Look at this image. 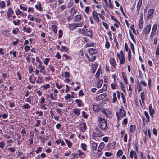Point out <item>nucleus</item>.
<instances>
[{"label":"nucleus","instance_id":"40","mask_svg":"<svg viewBox=\"0 0 159 159\" xmlns=\"http://www.w3.org/2000/svg\"><path fill=\"white\" fill-rule=\"evenodd\" d=\"M13 22L15 25H18L20 23V20H18L17 22H16L15 20H14Z\"/></svg>","mask_w":159,"mask_h":159},{"label":"nucleus","instance_id":"31","mask_svg":"<svg viewBox=\"0 0 159 159\" xmlns=\"http://www.w3.org/2000/svg\"><path fill=\"white\" fill-rule=\"evenodd\" d=\"M81 148L84 151H86L87 150V145H86L84 143H82L81 145Z\"/></svg>","mask_w":159,"mask_h":159},{"label":"nucleus","instance_id":"57","mask_svg":"<svg viewBox=\"0 0 159 159\" xmlns=\"http://www.w3.org/2000/svg\"><path fill=\"white\" fill-rule=\"evenodd\" d=\"M30 47L29 46H25V47L24 49L25 52H28L30 49Z\"/></svg>","mask_w":159,"mask_h":159},{"label":"nucleus","instance_id":"48","mask_svg":"<svg viewBox=\"0 0 159 159\" xmlns=\"http://www.w3.org/2000/svg\"><path fill=\"white\" fill-rule=\"evenodd\" d=\"M56 86L58 89H60L62 87V85L61 84L59 85V84L58 83H56Z\"/></svg>","mask_w":159,"mask_h":159},{"label":"nucleus","instance_id":"58","mask_svg":"<svg viewBox=\"0 0 159 159\" xmlns=\"http://www.w3.org/2000/svg\"><path fill=\"white\" fill-rule=\"evenodd\" d=\"M110 45L109 43L108 42H107V41H106V43H105V48L107 49H108L110 47Z\"/></svg>","mask_w":159,"mask_h":159},{"label":"nucleus","instance_id":"23","mask_svg":"<svg viewBox=\"0 0 159 159\" xmlns=\"http://www.w3.org/2000/svg\"><path fill=\"white\" fill-rule=\"evenodd\" d=\"M23 30L25 32H26L28 33H30L31 32V29L30 28H27L25 26H24L23 27Z\"/></svg>","mask_w":159,"mask_h":159},{"label":"nucleus","instance_id":"46","mask_svg":"<svg viewBox=\"0 0 159 159\" xmlns=\"http://www.w3.org/2000/svg\"><path fill=\"white\" fill-rule=\"evenodd\" d=\"M131 51L129 50L128 52V61H130V59H131Z\"/></svg>","mask_w":159,"mask_h":159},{"label":"nucleus","instance_id":"15","mask_svg":"<svg viewBox=\"0 0 159 159\" xmlns=\"http://www.w3.org/2000/svg\"><path fill=\"white\" fill-rule=\"evenodd\" d=\"M40 72L41 73H42L43 75H45L46 74V72L45 70V66H40Z\"/></svg>","mask_w":159,"mask_h":159},{"label":"nucleus","instance_id":"2","mask_svg":"<svg viewBox=\"0 0 159 159\" xmlns=\"http://www.w3.org/2000/svg\"><path fill=\"white\" fill-rule=\"evenodd\" d=\"M116 114L118 120H119V119L120 117L124 116L126 115V111L124 109V107L122 106L121 107L119 112H116Z\"/></svg>","mask_w":159,"mask_h":159},{"label":"nucleus","instance_id":"14","mask_svg":"<svg viewBox=\"0 0 159 159\" xmlns=\"http://www.w3.org/2000/svg\"><path fill=\"white\" fill-rule=\"evenodd\" d=\"M110 62L114 68H115L116 63L114 59L111 58L110 59Z\"/></svg>","mask_w":159,"mask_h":159},{"label":"nucleus","instance_id":"55","mask_svg":"<svg viewBox=\"0 0 159 159\" xmlns=\"http://www.w3.org/2000/svg\"><path fill=\"white\" fill-rule=\"evenodd\" d=\"M144 95L145 94L144 92H142L141 93L140 95L142 100H143V99H144Z\"/></svg>","mask_w":159,"mask_h":159},{"label":"nucleus","instance_id":"26","mask_svg":"<svg viewBox=\"0 0 159 159\" xmlns=\"http://www.w3.org/2000/svg\"><path fill=\"white\" fill-rule=\"evenodd\" d=\"M136 126L134 125H131L130 126V130L131 132L133 133L135 130Z\"/></svg>","mask_w":159,"mask_h":159},{"label":"nucleus","instance_id":"22","mask_svg":"<svg viewBox=\"0 0 159 159\" xmlns=\"http://www.w3.org/2000/svg\"><path fill=\"white\" fill-rule=\"evenodd\" d=\"M96 129V132L98 133L99 136V137L104 136V134L102 131H101V130L100 129H98L97 128Z\"/></svg>","mask_w":159,"mask_h":159},{"label":"nucleus","instance_id":"45","mask_svg":"<svg viewBox=\"0 0 159 159\" xmlns=\"http://www.w3.org/2000/svg\"><path fill=\"white\" fill-rule=\"evenodd\" d=\"M123 154V152L120 149L117 152V155L118 156H120L121 155Z\"/></svg>","mask_w":159,"mask_h":159},{"label":"nucleus","instance_id":"21","mask_svg":"<svg viewBox=\"0 0 159 159\" xmlns=\"http://www.w3.org/2000/svg\"><path fill=\"white\" fill-rule=\"evenodd\" d=\"M149 113H155V111L154 108H152V104H150L149 106Z\"/></svg>","mask_w":159,"mask_h":159},{"label":"nucleus","instance_id":"63","mask_svg":"<svg viewBox=\"0 0 159 159\" xmlns=\"http://www.w3.org/2000/svg\"><path fill=\"white\" fill-rule=\"evenodd\" d=\"M110 17L111 19L115 21V22L118 21V20L116 18L113 16L111 15L110 16Z\"/></svg>","mask_w":159,"mask_h":159},{"label":"nucleus","instance_id":"49","mask_svg":"<svg viewBox=\"0 0 159 159\" xmlns=\"http://www.w3.org/2000/svg\"><path fill=\"white\" fill-rule=\"evenodd\" d=\"M130 28H131V29H132V30L133 32L136 35V30H135V29L134 28V26L133 25H131L130 26Z\"/></svg>","mask_w":159,"mask_h":159},{"label":"nucleus","instance_id":"24","mask_svg":"<svg viewBox=\"0 0 159 159\" xmlns=\"http://www.w3.org/2000/svg\"><path fill=\"white\" fill-rule=\"evenodd\" d=\"M93 110L95 111H98L99 110V106L98 105H94L93 107Z\"/></svg>","mask_w":159,"mask_h":159},{"label":"nucleus","instance_id":"32","mask_svg":"<svg viewBox=\"0 0 159 159\" xmlns=\"http://www.w3.org/2000/svg\"><path fill=\"white\" fill-rule=\"evenodd\" d=\"M51 27L53 32L55 33H57V27L54 25H52Z\"/></svg>","mask_w":159,"mask_h":159},{"label":"nucleus","instance_id":"27","mask_svg":"<svg viewBox=\"0 0 159 159\" xmlns=\"http://www.w3.org/2000/svg\"><path fill=\"white\" fill-rule=\"evenodd\" d=\"M157 24H156L154 25L153 26L152 29V32H156L157 29Z\"/></svg>","mask_w":159,"mask_h":159},{"label":"nucleus","instance_id":"17","mask_svg":"<svg viewBox=\"0 0 159 159\" xmlns=\"http://www.w3.org/2000/svg\"><path fill=\"white\" fill-rule=\"evenodd\" d=\"M106 94L104 93L100 95L98 97V99L99 100H102L104 99L106 96Z\"/></svg>","mask_w":159,"mask_h":159},{"label":"nucleus","instance_id":"52","mask_svg":"<svg viewBox=\"0 0 159 159\" xmlns=\"http://www.w3.org/2000/svg\"><path fill=\"white\" fill-rule=\"evenodd\" d=\"M120 25V24L119 21L116 22L114 24V25L117 28H118Z\"/></svg>","mask_w":159,"mask_h":159},{"label":"nucleus","instance_id":"50","mask_svg":"<svg viewBox=\"0 0 159 159\" xmlns=\"http://www.w3.org/2000/svg\"><path fill=\"white\" fill-rule=\"evenodd\" d=\"M5 144L2 141L0 142V148L2 149H3L4 148Z\"/></svg>","mask_w":159,"mask_h":159},{"label":"nucleus","instance_id":"13","mask_svg":"<svg viewBox=\"0 0 159 159\" xmlns=\"http://www.w3.org/2000/svg\"><path fill=\"white\" fill-rule=\"evenodd\" d=\"M105 145L103 142H102L100 143L99 145L98 146V152H100L104 148Z\"/></svg>","mask_w":159,"mask_h":159},{"label":"nucleus","instance_id":"36","mask_svg":"<svg viewBox=\"0 0 159 159\" xmlns=\"http://www.w3.org/2000/svg\"><path fill=\"white\" fill-rule=\"evenodd\" d=\"M85 34L86 36L91 37L92 36V33L91 31H88L87 32H86Z\"/></svg>","mask_w":159,"mask_h":159},{"label":"nucleus","instance_id":"6","mask_svg":"<svg viewBox=\"0 0 159 159\" xmlns=\"http://www.w3.org/2000/svg\"><path fill=\"white\" fill-rule=\"evenodd\" d=\"M117 55L118 59L120 60V63L123 64L125 62V59L123 55H120L118 53H117Z\"/></svg>","mask_w":159,"mask_h":159},{"label":"nucleus","instance_id":"30","mask_svg":"<svg viewBox=\"0 0 159 159\" xmlns=\"http://www.w3.org/2000/svg\"><path fill=\"white\" fill-rule=\"evenodd\" d=\"M75 101L77 103V105L78 106L80 107L82 105L81 103L82 102L81 100L80 99H76L75 100Z\"/></svg>","mask_w":159,"mask_h":159},{"label":"nucleus","instance_id":"7","mask_svg":"<svg viewBox=\"0 0 159 159\" xmlns=\"http://www.w3.org/2000/svg\"><path fill=\"white\" fill-rule=\"evenodd\" d=\"M80 130L83 132H84L86 129V124L84 122L81 123L80 124Z\"/></svg>","mask_w":159,"mask_h":159},{"label":"nucleus","instance_id":"16","mask_svg":"<svg viewBox=\"0 0 159 159\" xmlns=\"http://www.w3.org/2000/svg\"><path fill=\"white\" fill-rule=\"evenodd\" d=\"M143 19L141 18L139 23V28L141 29L143 28Z\"/></svg>","mask_w":159,"mask_h":159},{"label":"nucleus","instance_id":"39","mask_svg":"<svg viewBox=\"0 0 159 159\" xmlns=\"http://www.w3.org/2000/svg\"><path fill=\"white\" fill-rule=\"evenodd\" d=\"M87 58H88L89 59V60L91 61V62H93L96 59V56H93V57H92L90 59L89 58V57L88 56V57H87Z\"/></svg>","mask_w":159,"mask_h":159},{"label":"nucleus","instance_id":"41","mask_svg":"<svg viewBox=\"0 0 159 159\" xmlns=\"http://www.w3.org/2000/svg\"><path fill=\"white\" fill-rule=\"evenodd\" d=\"M121 94L122 99V102L125 103L126 102V100L125 98V96L123 93H121Z\"/></svg>","mask_w":159,"mask_h":159},{"label":"nucleus","instance_id":"42","mask_svg":"<svg viewBox=\"0 0 159 159\" xmlns=\"http://www.w3.org/2000/svg\"><path fill=\"white\" fill-rule=\"evenodd\" d=\"M35 7L38 10L39 9L40 10H42L41 6L40 3H39L38 5H36Z\"/></svg>","mask_w":159,"mask_h":159},{"label":"nucleus","instance_id":"8","mask_svg":"<svg viewBox=\"0 0 159 159\" xmlns=\"http://www.w3.org/2000/svg\"><path fill=\"white\" fill-rule=\"evenodd\" d=\"M92 16L94 19L97 22H98L99 21V19L98 16V13L97 12L94 11L92 12Z\"/></svg>","mask_w":159,"mask_h":159},{"label":"nucleus","instance_id":"34","mask_svg":"<svg viewBox=\"0 0 159 159\" xmlns=\"http://www.w3.org/2000/svg\"><path fill=\"white\" fill-rule=\"evenodd\" d=\"M5 6V3L4 1H2L0 3V7L2 8H4Z\"/></svg>","mask_w":159,"mask_h":159},{"label":"nucleus","instance_id":"51","mask_svg":"<svg viewBox=\"0 0 159 159\" xmlns=\"http://www.w3.org/2000/svg\"><path fill=\"white\" fill-rule=\"evenodd\" d=\"M16 13L17 15H21L23 14L22 11L19 9H18L17 11H16Z\"/></svg>","mask_w":159,"mask_h":159},{"label":"nucleus","instance_id":"44","mask_svg":"<svg viewBox=\"0 0 159 159\" xmlns=\"http://www.w3.org/2000/svg\"><path fill=\"white\" fill-rule=\"evenodd\" d=\"M72 96L70 94H67L66 96L64 97L65 98L66 100H68L70 98H71Z\"/></svg>","mask_w":159,"mask_h":159},{"label":"nucleus","instance_id":"60","mask_svg":"<svg viewBox=\"0 0 159 159\" xmlns=\"http://www.w3.org/2000/svg\"><path fill=\"white\" fill-rule=\"evenodd\" d=\"M25 101L26 102H27L30 103H31V97H28L26 99Z\"/></svg>","mask_w":159,"mask_h":159},{"label":"nucleus","instance_id":"62","mask_svg":"<svg viewBox=\"0 0 159 159\" xmlns=\"http://www.w3.org/2000/svg\"><path fill=\"white\" fill-rule=\"evenodd\" d=\"M42 148L41 147H39L38 148V149L36 150L35 151L36 153L37 154H38L39 153L40 151H41Z\"/></svg>","mask_w":159,"mask_h":159},{"label":"nucleus","instance_id":"11","mask_svg":"<svg viewBox=\"0 0 159 159\" xmlns=\"http://www.w3.org/2000/svg\"><path fill=\"white\" fill-rule=\"evenodd\" d=\"M68 27L69 29L71 30H73L77 28V24L75 23L69 24Z\"/></svg>","mask_w":159,"mask_h":159},{"label":"nucleus","instance_id":"25","mask_svg":"<svg viewBox=\"0 0 159 159\" xmlns=\"http://www.w3.org/2000/svg\"><path fill=\"white\" fill-rule=\"evenodd\" d=\"M113 98L112 99V102L113 103H115L117 100L116 97V93L114 92L113 94Z\"/></svg>","mask_w":159,"mask_h":159},{"label":"nucleus","instance_id":"59","mask_svg":"<svg viewBox=\"0 0 159 159\" xmlns=\"http://www.w3.org/2000/svg\"><path fill=\"white\" fill-rule=\"evenodd\" d=\"M117 85L115 83H112L111 84V87L113 89H115L117 87Z\"/></svg>","mask_w":159,"mask_h":159},{"label":"nucleus","instance_id":"38","mask_svg":"<svg viewBox=\"0 0 159 159\" xmlns=\"http://www.w3.org/2000/svg\"><path fill=\"white\" fill-rule=\"evenodd\" d=\"M77 25V27H82L84 25V22L81 21L79 22L78 23H76Z\"/></svg>","mask_w":159,"mask_h":159},{"label":"nucleus","instance_id":"19","mask_svg":"<svg viewBox=\"0 0 159 159\" xmlns=\"http://www.w3.org/2000/svg\"><path fill=\"white\" fill-rule=\"evenodd\" d=\"M73 112L76 115L78 116H79L80 114V109L77 108H75L74 109Z\"/></svg>","mask_w":159,"mask_h":159},{"label":"nucleus","instance_id":"1","mask_svg":"<svg viewBox=\"0 0 159 159\" xmlns=\"http://www.w3.org/2000/svg\"><path fill=\"white\" fill-rule=\"evenodd\" d=\"M98 126L102 130L105 132L108 129V127L106 120L102 117H100L98 119Z\"/></svg>","mask_w":159,"mask_h":159},{"label":"nucleus","instance_id":"10","mask_svg":"<svg viewBox=\"0 0 159 159\" xmlns=\"http://www.w3.org/2000/svg\"><path fill=\"white\" fill-rule=\"evenodd\" d=\"M144 114L145 115L146 118V119L145 120L144 119V118L143 117V122H144V121H146L148 123L150 121V117L149 115V114L148 113V112L147 111H144Z\"/></svg>","mask_w":159,"mask_h":159},{"label":"nucleus","instance_id":"35","mask_svg":"<svg viewBox=\"0 0 159 159\" xmlns=\"http://www.w3.org/2000/svg\"><path fill=\"white\" fill-rule=\"evenodd\" d=\"M23 107L25 109H29L30 107L28 103H26L23 105Z\"/></svg>","mask_w":159,"mask_h":159},{"label":"nucleus","instance_id":"5","mask_svg":"<svg viewBox=\"0 0 159 159\" xmlns=\"http://www.w3.org/2000/svg\"><path fill=\"white\" fill-rule=\"evenodd\" d=\"M14 13V11L12 9L11 7L8 8L7 11V18L9 19V18L12 16Z\"/></svg>","mask_w":159,"mask_h":159},{"label":"nucleus","instance_id":"29","mask_svg":"<svg viewBox=\"0 0 159 159\" xmlns=\"http://www.w3.org/2000/svg\"><path fill=\"white\" fill-rule=\"evenodd\" d=\"M102 84V80H99L97 84V87L98 88L101 87Z\"/></svg>","mask_w":159,"mask_h":159},{"label":"nucleus","instance_id":"37","mask_svg":"<svg viewBox=\"0 0 159 159\" xmlns=\"http://www.w3.org/2000/svg\"><path fill=\"white\" fill-rule=\"evenodd\" d=\"M156 56L159 55V45L157 46L156 51Z\"/></svg>","mask_w":159,"mask_h":159},{"label":"nucleus","instance_id":"47","mask_svg":"<svg viewBox=\"0 0 159 159\" xmlns=\"http://www.w3.org/2000/svg\"><path fill=\"white\" fill-rule=\"evenodd\" d=\"M50 61V59L48 58H46L45 59V61H44V63L46 65L48 64V62Z\"/></svg>","mask_w":159,"mask_h":159},{"label":"nucleus","instance_id":"56","mask_svg":"<svg viewBox=\"0 0 159 159\" xmlns=\"http://www.w3.org/2000/svg\"><path fill=\"white\" fill-rule=\"evenodd\" d=\"M99 137L98 133L97 132H93V138L94 139V137Z\"/></svg>","mask_w":159,"mask_h":159},{"label":"nucleus","instance_id":"9","mask_svg":"<svg viewBox=\"0 0 159 159\" xmlns=\"http://www.w3.org/2000/svg\"><path fill=\"white\" fill-rule=\"evenodd\" d=\"M81 152V150H79L77 151V152L78 153V157L81 158H84L85 157V154Z\"/></svg>","mask_w":159,"mask_h":159},{"label":"nucleus","instance_id":"12","mask_svg":"<svg viewBox=\"0 0 159 159\" xmlns=\"http://www.w3.org/2000/svg\"><path fill=\"white\" fill-rule=\"evenodd\" d=\"M81 16L80 15H77L75 16L74 18L75 22H78L81 20Z\"/></svg>","mask_w":159,"mask_h":159},{"label":"nucleus","instance_id":"43","mask_svg":"<svg viewBox=\"0 0 159 159\" xmlns=\"http://www.w3.org/2000/svg\"><path fill=\"white\" fill-rule=\"evenodd\" d=\"M100 71V70H98L95 74V76L97 78H98L99 76Z\"/></svg>","mask_w":159,"mask_h":159},{"label":"nucleus","instance_id":"54","mask_svg":"<svg viewBox=\"0 0 159 159\" xmlns=\"http://www.w3.org/2000/svg\"><path fill=\"white\" fill-rule=\"evenodd\" d=\"M20 8L21 9L23 10L24 11H26L27 9V7H25L21 5H20Z\"/></svg>","mask_w":159,"mask_h":159},{"label":"nucleus","instance_id":"33","mask_svg":"<svg viewBox=\"0 0 159 159\" xmlns=\"http://www.w3.org/2000/svg\"><path fill=\"white\" fill-rule=\"evenodd\" d=\"M97 146V145L96 143L93 142L92 143V148L93 150H95L96 149Z\"/></svg>","mask_w":159,"mask_h":159},{"label":"nucleus","instance_id":"61","mask_svg":"<svg viewBox=\"0 0 159 159\" xmlns=\"http://www.w3.org/2000/svg\"><path fill=\"white\" fill-rule=\"evenodd\" d=\"M32 15H29L28 16V18H30V20L32 21H33L34 20V18L31 17Z\"/></svg>","mask_w":159,"mask_h":159},{"label":"nucleus","instance_id":"3","mask_svg":"<svg viewBox=\"0 0 159 159\" xmlns=\"http://www.w3.org/2000/svg\"><path fill=\"white\" fill-rule=\"evenodd\" d=\"M151 25L150 24H148L145 27L143 30V33L145 35H148L151 30Z\"/></svg>","mask_w":159,"mask_h":159},{"label":"nucleus","instance_id":"4","mask_svg":"<svg viewBox=\"0 0 159 159\" xmlns=\"http://www.w3.org/2000/svg\"><path fill=\"white\" fill-rule=\"evenodd\" d=\"M154 14V10L152 9H150L148 11L147 17V20L152 19L153 18Z\"/></svg>","mask_w":159,"mask_h":159},{"label":"nucleus","instance_id":"53","mask_svg":"<svg viewBox=\"0 0 159 159\" xmlns=\"http://www.w3.org/2000/svg\"><path fill=\"white\" fill-rule=\"evenodd\" d=\"M41 101H40V103L43 104L45 103V99L43 96H42L41 98Z\"/></svg>","mask_w":159,"mask_h":159},{"label":"nucleus","instance_id":"20","mask_svg":"<svg viewBox=\"0 0 159 159\" xmlns=\"http://www.w3.org/2000/svg\"><path fill=\"white\" fill-rule=\"evenodd\" d=\"M88 52L90 54H95L96 53V50L93 48H90Z\"/></svg>","mask_w":159,"mask_h":159},{"label":"nucleus","instance_id":"18","mask_svg":"<svg viewBox=\"0 0 159 159\" xmlns=\"http://www.w3.org/2000/svg\"><path fill=\"white\" fill-rule=\"evenodd\" d=\"M142 2V0H139L137 6V9L138 11H139L141 6Z\"/></svg>","mask_w":159,"mask_h":159},{"label":"nucleus","instance_id":"28","mask_svg":"<svg viewBox=\"0 0 159 159\" xmlns=\"http://www.w3.org/2000/svg\"><path fill=\"white\" fill-rule=\"evenodd\" d=\"M65 142L67 144L68 147L69 148H70L72 145V143L66 139H65Z\"/></svg>","mask_w":159,"mask_h":159},{"label":"nucleus","instance_id":"64","mask_svg":"<svg viewBox=\"0 0 159 159\" xmlns=\"http://www.w3.org/2000/svg\"><path fill=\"white\" fill-rule=\"evenodd\" d=\"M102 24L103 26L105 27L106 29H108V26L107 24L104 22H103Z\"/></svg>","mask_w":159,"mask_h":159}]
</instances>
